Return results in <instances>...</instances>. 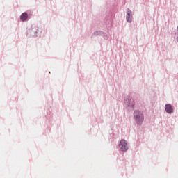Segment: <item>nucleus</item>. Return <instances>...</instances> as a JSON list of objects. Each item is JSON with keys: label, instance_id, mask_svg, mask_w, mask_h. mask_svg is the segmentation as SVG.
I'll use <instances>...</instances> for the list:
<instances>
[{"label": "nucleus", "instance_id": "obj_3", "mask_svg": "<svg viewBox=\"0 0 178 178\" xmlns=\"http://www.w3.org/2000/svg\"><path fill=\"white\" fill-rule=\"evenodd\" d=\"M126 19L128 23H131V20L133 19V14L131 13V10H130V9L129 8L127 10Z\"/></svg>", "mask_w": 178, "mask_h": 178}, {"label": "nucleus", "instance_id": "obj_5", "mask_svg": "<svg viewBox=\"0 0 178 178\" xmlns=\"http://www.w3.org/2000/svg\"><path fill=\"white\" fill-rule=\"evenodd\" d=\"M29 17V15L26 13H24L20 16V19L22 22H26L27 18Z\"/></svg>", "mask_w": 178, "mask_h": 178}, {"label": "nucleus", "instance_id": "obj_2", "mask_svg": "<svg viewBox=\"0 0 178 178\" xmlns=\"http://www.w3.org/2000/svg\"><path fill=\"white\" fill-rule=\"evenodd\" d=\"M119 147L122 151H126L127 149H129L127 147V143L126 142L125 140H122L120 143Z\"/></svg>", "mask_w": 178, "mask_h": 178}, {"label": "nucleus", "instance_id": "obj_1", "mask_svg": "<svg viewBox=\"0 0 178 178\" xmlns=\"http://www.w3.org/2000/svg\"><path fill=\"white\" fill-rule=\"evenodd\" d=\"M134 118L137 124H141L144 122V114L140 111H135L134 113Z\"/></svg>", "mask_w": 178, "mask_h": 178}, {"label": "nucleus", "instance_id": "obj_4", "mask_svg": "<svg viewBox=\"0 0 178 178\" xmlns=\"http://www.w3.org/2000/svg\"><path fill=\"white\" fill-rule=\"evenodd\" d=\"M165 109L167 113H172V112H173V107L170 104H166L165 106Z\"/></svg>", "mask_w": 178, "mask_h": 178}]
</instances>
